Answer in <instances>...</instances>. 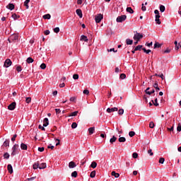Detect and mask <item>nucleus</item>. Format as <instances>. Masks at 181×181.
I'll return each mask as SVG.
<instances>
[{
	"mask_svg": "<svg viewBox=\"0 0 181 181\" xmlns=\"http://www.w3.org/2000/svg\"><path fill=\"white\" fill-rule=\"evenodd\" d=\"M142 37H144V35L136 32V33L134 34L133 39L134 40H137V42H139V40H141V39H142Z\"/></svg>",
	"mask_w": 181,
	"mask_h": 181,
	"instance_id": "obj_1",
	"label": "nucleus"
},
{
	"mask_svg": "<svg viewBox=\"0 0 181 181\" xmlns=\"http://www.w3.org/2000/svg\"><path fill=\"white\" fill-rule=\"evenodd\" d=\"M19 145L18 144H14L13 148H12V153H11V156H15V155H16V153H18V148Z\"/></svg>",
	"mask_w": 181,
	"mask_h": 181,
	"instance_id": "obj_2",
	"label": "nucleus"
},
{
	"mask_svg": "<svg viewBox=\"0 0 181 181\" xmlns=\"http://www.w3.org/2000/svg\"><path fill=\"white\" fill-rule=\"evenodd\" d=\"M127 19V16L126 15H122L120 16H118L116 19L117 22L119 23H121L124 22Z\"/></svg>",
	"mask_w": 181,
	"mask_h": 181,
	"instance_id": "obj_3",
	"label": "nucleus"
},
{
	"mask_svg": "<svg viewBox=\"0 0 181 181\" xmlns=\"http://www.w3.org/2000/svg\"><path fill=\"white\" fill-rule=\"evenodd\" d=\"M104 17L103 16V14H99L95 17V22L96 23H100L101 22V21H103V18Z\"/></svg>",
	"mask_w": 181,
	"mask_h": 181,
	"instance_id": "obj_4",
	"label": "nucleus"
},
{
	"mask_svg": "<svg viewBox=\"0 0 181 181\" xmlns=\"http://www.w3.org/2000/svg\"><path fill=\"white\" fill-rule=\"evenodd\" d=\"M10 66H12V61L11 59H7L4 62V67H10Z\"/></svg>",
	"mask_w": 181,
	"mask_h": 181,
	"instance_id": "obj_5",
	"label": "nucleus"
},
{
	"mask_svg": "<svg viewBox=\"0 0 181 181\" xmlns=\"http://www.w3.org/2000/svg\"><path fill=\"white\" fill-rule=\"evenodd\" d=\"M16 107V102H13L11 104H10L8 106V109L12 111L13 110H15Z\"/></svg>",
	"mask_w": 181,
	"mask_h": 181,
	"instance_id": "obj_6",
	"label": "nucleus"
},
{
	"mask_svg": "<svg viewBox=\"0 0 181 181\" xmlns=\"http://www.w3.org/2000/svg\"><path fill=\"white\" fill-rule=\"evenodd\" d=\"M115 111H118V107H112L107 109V112L108 113L115 112Z\"/></svg>",
	"mask_w": 181,
	"mask_h": 181,
	"instance_id": "obj_7",
	"label": "nucleus"
},
{
	"mask_svg": "<svg viewBox=\"0 0 181 181\" xmlns=\"http://www.w3.org/2000/svg\"><path fill=\"white\" fill-rule=\"evenodd\" d=\"M11 40H18L19 39V35L18 34H13L10 37Z\"/></svg>",
	"mask_w": 181,
	"mask_h": 181,
	"instance_id": "obj_8",
	"label": "nucleus"
},
{
	"mask_svg": "<svg viewBox=\"0 0 181 181\" xmlns=\"http://www.w3.org/2000/svg\"><path fill=\"white\" fill-rule=\"evenodd\" d=\"M76 166H77V165H76V163H74V161H71L69 163V168L70 169H74V168H76Z\"/></svg>",
	"mask_w": 181,
	"mask_h": 181,
	"instance_id": "obj_9",
	"label": "nucleus"
},
{
	"mask_svg": "<svg viewBox=\"0 0 181 181\" xmlns=\"http://www.w3.org/2000/svg\"><path fill=\"white\" fill-rule=\"evenodd\" d=\"M7 169H8V173H11V174L13 173V168H12V165L8 164L7 165Z\"/></svg>",
	"mask_w": 181,
	"mask_h": 181,
	"instance_id": "obj_10",
	"label": "nucleus"
},
{
	"mask_svg": "<svg viewBox=\"0 0 181 181\" xmlns=\"http://www.w3.org/2000/svg\"><path fill=\"white\" fill-rule=\"evenodd\" d=\"M76 12L78 16H79V18H83V12L81 11V9H76Z\"/></svg>",
	"mask_w": 181,
	"mask_h": 181,
	"instance_id": "obj_11",
	"label": "nucleus"
},
{
	"mask_svg": "<svg viewBox=\"0 0 181 181\" xmlns=\"http://www.w3.org/2000/svg\"><path fill=\"white\" fill-rule=\"evenodd\" d=\"M49 125V119L47 117H45L43 119V127H47Z\"/></svg>",
	"mask_w": 181,
	"mask_h": 181,
	"instance_id": "obj_12",
	"label": "nucleus"
},
{
	"mask_svg": "<svg viewBox=\"0 0 181 181\" xmlns=\"http://www.w3.org/2000/svg\"><path fill=\"white\" fill-rule=\"evenodd\" d=\"M88 131L89 132V135H93V134H94V132L95 131V127H90Z\"/></svg>",
	"mask_w": 181,
	"mask_h": 181,
	"instance_id": "obj_13",
	"label": "nucleus"
},
{
	"mask_svg": "<svg viewBox=\"0 0 181 181\" xmlns=\"http://www.w3.org/2000/svg\"><path fill=\"white\" fill-rule=\"evenodd\" d=\"M8 9H10V11H13V9H15V5H13V4H9L7 6Z\"/></svg>",
	"mask_w": 181,
	"mask_h": 181,
	"instance_id": "obj_14",
	"label": "nucleus"
},
{
	"mask_svg": "<svg viewBox=\"0 0 181 181\" xmlns=\"http://www.w3.org/2000/svg\"><path fill=\"white\" fill-rule=\"evenodd\" d=\"M153 87H154L156 88V91H159L160 90V88H159V86H158V81H156L154 83V84L153 85Z\"/></svg>",
	"mask_w": 181,
	"mask_h": 181,
	"instance_id": "obj_15",
	"label": "nucleus"
},
{
	"mask_svg": "<svg viewBox=\"0 0 181 181\" xmlns=\"http://www.w3.org/2000/svg\"><path fill=\"white\" fill-rule=\"evenodd\" d=\"M21 148L23 151H26L28 149V146L23 143L21 144Z\"/></svg>",
	"mask_w": 181,
	"mask_h": 181,
	"instance_id": "obj_16",
	"label": "nucleus"
},
{
	"mask_svg": "<svg viewBox=\"0 0 181 181\" xmlns=\"http://www.w3.org/2000/svg\"><path fill=\"white\" fill-rule=\"evenodd\" d=\"M39 169H46V163L39 164Z\"/></svg>",
	"mask_w": 181,
	"mask_h": 181,
	"instance_id": "obj_17",
	"label": "nucleus"
},
{
	"mask_svg": "<svg viewBox=\"0 0 181 181\" xmlns=\"http://www.w3.org/2000/svg\"><path fill=\"white\" fill-rule=\"evenodd\" d=\"M81 40H83V42H88V38H87V36L83 35L81 36Z\"/></svg>",
	"mask_w": 181,
	"mask_h": 181,
	"instance_id": "obj_18",
	"label": "nucleus"
},
{
	"mask_svg": "<svg viewBox=\"0 0 181 181\" xmlns=\"http://www.w3.org/2000/svg\"><path fill=\"white\" fill-rule=\"evenodd\" d=\"M29 2H30V0H25L24 2V6H25L26 9H29Z\"/></svg>",
	"mask_w": 181,
	"mask_h": 181,
	"instance_id": "obj_19",
	"label": "nucleus"
},
{
	"mask_svg": "<svg viewBox=\"0 0 181 181\" xmlns=\"http://www.w3.org/2000/svg\"><path fill=\"white\" fill-rule=\"evenodd\" d=\"M115 141H117V137L115 136H113L112 138L110 139V142L112 145V144H114Z\"/></svg>",
	"mask_w": 181,
	"mask_h": 181,
	"instance_id": "obj_20",
	"label": "nucleus"
},
{
	"mask_svg": "<svg viewBox=\"0 0 181 181\" xmlns=\"http://www.w3.org/2000/svg\"><path fill=\"white\" fill-rule=\"evenodd\" d=\"M159 18H160V16H156V22L158 25H160V20Z\"/></svg>",
	"mask_w": 181,
	"mask_h": 181,
	"instance_id": "obj_21",
	"label": "nucleus"
},
{
	"mask_svg": "<svg viewBox=\"0 0 181 181\" xmlns=\"http://www.w3.org/2000/svg\"><path fill=\"white\" fill-rule=\"evenodd\" d=\"M35 62L34 59H33L32 57H28L26 60V62L28 63V64H30V63H33Z\"/></svg>",
	"mask_w": 181,
	"mask_h": 181,
	"instance_id": "obj_22",
	"label": "nucleus"
},
{
	"mask_svg": "<svg viewBox=\"0 0 181 181\" xmlns=\"http://www.w3.org/2000/svg\"><path fill=\"white\" fill-rule=\"evenodd\" d=\"M90 168L95 169L97 168V163L95 161L92 162L90 164Z\"/></svg>",
	"mask_w": 181,
	"mask_h": 181,
	"instance_id": "obj_23",
	"label": "nucleus"
},
{
	"mask_svg": "<svg viewBox=\"0 0 181 181\" xmlns=\"http://www.w3.org/2000/svg\"><path fill=\"white\" fill-rule=\"evenodd\" d=\"M12 18H13L14 21H16V19H19L21 16L17 15L16 13H13L12 15Z\"/></svg>",
	"mask_w": 181,
	"mask_h": 181,
	"instance_id": "obj_24",
	"label": "nucleus"
},
{
	"mask_svg": "<svg viewBox=\"0 0 181 181\" xmlns=\"http://www.w3.org/2000/svg\"><path fill=\"white\" fill-rule=\"evenodd\" d=\"M33 169L36 170V169H39V161H37V163H34L33 165Z\"/></svg>",
	"mask_w": 181,
	"mask_h": 181,
	"instance_id": "obj_25",
	"label": "nucleus"
},
{
	"mask_svg": "<svg viewBox=\"0 0 181 181\" xmlns=\"http://www.w3.org/2000/svg\"><path fill=\"white\" fill-rule=\"evenodd\" d=\"M127 12L129 13H134V10L131 7H127L126 9Z\"/></svg>",
	"mask_w": 181,
	"mask_h": 181,
	"instance_id": "obj_26",
	"label": "nucleus"
},
{
	"mask_svg": "<svg viewBox=\"0 0 181 181\" xmlns=\"http://www.w3.org/2000/svg\"><path fill=\"white\" fill-rule=\"evenodd\" d=\"M126 43H127V45H132L134 43V40H132L131 39H127Z\"/></svg>",
	"mask_w": 181,
	"mask_h": 181,
	"instance_id": "obj_27",
	"label": "nucleus"
},
{
	"mask_svg": "<svg viewBox=\"0 0 181 181\" xmlns=\"http://www.w3.org/2000/svg\"><path fill=\"white\" fill-rule=\"evenodd\" d=\"M112 176H115V177H119V173H115V171H112Z\"/></svg>",
	"mask_w": 181,
	"mask_h": 181,
	"instance_id": "obj_28",
	"label": "nucleus"
},
{
	"mask_svg": "<svg viewBox=\"0 0 181 181\" xmlns=\"http://www.w3.org/2000/svg\"><path fill=\"white\" fill-rule=\"evenodd\" d=\"M162 45L159 44V42H156L154 44V49H158L159 47H161Z\"/></svg>",
	"mask_w": 181,
	"mask_h": 181,
	"instance_id": "obj_29",
	"label": "nucleus"
},
{
	"mask_svg": "<svg viewBox=\"0 0 181 181\" xmlns=\"http://www.w3.org/2000/svg\"><path fill=\"white\" fill-rule=\"evenodd\" d=\"M125 141H127V139H125V137H121V136H119V142H125Z\"/></svg>",
	"mask_w": 181,
	"mask_h": 181,
	"instance_id": "obj_30",
	"label": "nucleus"
},
{
	"mask_svg": "<svg viewBox=\"0 0 181 181\" xmlns=\"http://www.w3.org/2000/svg\"><path fill=\"white\" fill-rule=\"evenodd\" d=\"M50 18H52L50 14H45L43 16V19H50Z\"/></svg>",
	"mask_w": 181,
	"mask_h": 181,
	"instance_id": "obj_31",
	"label": "nucleus"
},
{
	"mask_svg": "<svg viewBox=\"0 0 181 181\" xmlns=\"http://www.w3.org/2000/svg\"><path fill=\"white\" fill-rule=\"evenodd\" d=\"M142 50L144 52V53H146V54H149V53L152 52L151 49H146L145 48H143Z\"/></svg>",
	"mask_w": 181,
	"mask_h": 181,
	"instance_id": "obj_32",
	"label": "nucleus"
},
{
	"mask_svg": "<svg viewBox=\"0 0 181 181\" xmlns=\"http://www.w3.org/2000/svg\"><path fill=\"white\" fill-rule=\"evenodd\" d=\"M152 103H153V104H154V105H155L156 107H158V105H159V103H158V98H156V99L154 100V102H153V100H152Z\"/></svg>",
	"mask_w": 181,
	"mask_h": 181,
	"instance_id": "obj_33",
	"label": "nucleus"
},
{
	"mask_svg": "<svg viewBox=\"0 0 181 181\" xmlns=\"http://www.w3.org/2000/svg\"><path fill=\"white\" fill-rule=\"evenodd\" d=\"M32 101V98L28 97L25 98V102L27 104H30V103Z\"/></svg>",
	"mask_w": 181,
	"mask_h": 181,
	"instance_id": "obj_34",
	"label": "nucleus"
},
{
	"mask_svg": "<svg viewBox=\"0 0 181 181\" xmlns=\"http://www.w3.org/2000/svg\"><path fill=\"white\" fill-rule=\"evenodd\" d=\"M165 6L160 5V12H165Z\"/></svg>",
	"mask_w": 181,
	"mask_h": 181,
	"instance_id": "obj_35",
	"label": "nucleus"
},
{
	"mask_svg": "<svg viewBox=\"0 0 181 181\" xmlns=\"http://www.w3.org/2000/svg\"><path fill=\"white\" fill-rule=\"evenodd\" d=\"M90 177H95V170H93L90 173Z\"/></svg>",
	"mask_w": 181,
	"mask_h": 181,
	"instance_id": "obj_36",
	"label": "nucleus"
},
{
	"mask_svg": "<svg viewBox=\"0 0 181 181\" xmlns=\"http://www.w3.org/2000/svg\"><path fill=\"white\" fill-rule=\"evenodd\" d=\"M76 100H77V98L76 97H71L70 98L69 100L71 101V103H76Z\"/></svg>",
	"mask_w": 181,
	"mask_h": 181,
	"instance_id": "obj_37",
	"label": "nucleus"
},
{
	"mask_svg": "<svg viewBox=\"0 0 181 181\" xmlns=\"http://www.w3.org/2000/svg\"><path fill=\"white\" fill-rule=\"evenodd\" d=\"M129 136L132 138V136H135V132H129Z\"/></svg>",
	"mask_w": 181,
	"mask_h": 181,
	"instance_id": "obj_38",
	"label": "nucleus"
},
{
	"mask_svg": "<svg viewBox=\"0 0 181 181\" xmlns=\"http://www.w3.org/2000/svg\"><path fill=\"white\" fill-rule=\"evenodd\" d=\"M9 156H10V155L8 153H5L4 154V159H9Z\"/></svg>",
	"mask_w": 181,
	"mask_h": 181,
	"instance_id": "obj_39",
	"label": "nucleus"
},
{
	"mask_svg": "<svg viewBox=\"0 0 181 181\" xmlns=\"http://www.w3.org/2000/svg\"><path fill=\"white\" fill-rule=\"evenodd\" d=\"M149 128H155V123H153V122H151L149 124Z\"/></svg>",
	"mask_w": 181,
	"mask_h": 181,
	"instance_id": "obj_40",
	"label": "nucleus"
},
{
	"mask_svg": "<svg viewBox=\"0 0 181 181\" xmlns=\"http://www.w3.org/2000/svg\"><path fill=\"white\" fill-rule=\"evenodd\" d=\"M141 49H142V45H138L135 47L134 51L141 50Z\"/></svg>",
	"mask_w": 181,
	"mask_h": 181,
	"instance_id": "obj_41",
	"label": "nucleus"
},
{
	"mask_svg": "<svg viewBox=\"0 0 181 181\" xmlns=\"http://www.w3.org/2000/svg\"><path fill=\"white\" fill-rule=\"evenodd\" d=\"M71 177H77V171H74V172L71 173Z\"/></svg>",
	"mask_w": 181,
	"mask_h": 181,
	"instance_id": "obj_42",
	"label": "nucleus"
},
{
	"mask_svg": "<svg viewBox=\"0 0 181 181\" xmlns=\"http://www.w3.org/2000/svg\"><path fill=\"white\" fill-rule=\"evenodd\" d=\"M71 128H72V129L77 128V123H76V122L72 123Z\"/></svg>",
	"mask_w": 181,
	"mask_h": 181,
	"instance_id": "obj_43",
	"label": "nucleus"
},
{
	"mask_svg": "<svg viewBox=\"0 0 181 181\" xmlns=\"http://www.w3.org/2000/svg\"><path fill=\"white\" fill-rule=\"evenodd\" d=\"M141 11H143V12H145V11H146V6H145V4H141Z\"/></svg>",
	"mask_w": 181,
	"mask_h": 181,
	"instance_id": "obj_44",
	"label": "nucleus"
},
{
	"mask_svg": "<svg viewBox=\"0 0 181 181\" xmlns=\"http://www.w3.org/2000/svg\"><path fill=\"white\" fill-rule=\"evenodd\" d=\"M17 136H18V134H14V135L13 136V137L11 138L12 142H15V141H16Z\"/></svg>",
	"mask_w": 181,
	"mask_h": 181,
	"instance_id": "obj_45",
	"label": "nucleus"
},
{
	"mask_svg": "<svg viewBox=\"0 0 181 181\" xmlns=\"http://www.w3.org/2000/svg\"><path fill=\"white\" fill-rule=\"evenodd\" d=\"M132 158H134V159H137V158H138V153H133Z\"/></svg>",
	"mask_w": 181,
	"mask_h": 181,
	"instance_id": "obj_46",
	"label": "nucleus"
},
{
	"mask_svg": "<svg viewBox=\"0 0 181 181\" xmlns=\"http://www.w3.org/2000/svg\"><path fill=\"white\" fill-rule=\"evenodd\" d=\"M40 69H42V70H45V69H46V64L42 63V64L40 65Z\"/></svg>",
	"mask_w": 181,
	"mask_h": 181,
	"instance_id": "obj_47",
	"label": "nucleus"
},
{
	"mask_svg": "<svg viewBox=\"0 0 181 181\" xmlns=\"http://www.w3.org/2000/svg\"><path fill=\"white\" fill-rule=\"evenodd\" d=\"M127 77V75H125V74H120L119 78H121L122 80H124V78H125Z\"/></svg>",
	"mask_w": 181,
	"mask_h": 181,
	"instance_id": "obj_48",
	"label": "nucleus"
},
{
	"mask_svg": "<svg viewBox=\"0 0 181 181\" xmlns=\"http://www.w3.org/2000/svg\"><path fill=\"white\" fill-rule=\"evenodd\" d=\"M74 80H78V74H75L73 75Z\"/></svg>",
	"mask_w": 181,
	"mask_h": 181,
	"instance_id": "obj_49",
	"label": "nucleus"
},
{
	"mask_svg": "<svg viewBox=\"0 0 181 181\" xmlns=\"http://www.w3.org/2000/svg\"><path fill=\"white\" fill-rule=\"evenodd\" d=\"M54 32L55 33H59L60 32V28H59V27H57L54 29Z\"/></svg>",
	"mask_w": 181,
	"mask_h": 181,
	"instance_id": "obj_50",
	"label": "nucleus"
},
{
	"mask_svg": "<svg viewBox=\"0 0 181 181\" xmlns=\"http://www.w3.org/2000/svg\"><path fill=\"white\" fill-rule=\"evenodd\" d=\"M153 93H155V90H153V89L151 91L146 90V94H148V95L153 94Z\"/></svg>",
	"mask_w": 181,
	"mask_h": 181,
	"instance_id": "obj_51",
	"label": "nucleus"
},
{
	"mask_svg": "<svg viewBox=\"0 0 181 181\" xmlns=\"http://www.w3.org/2000/svg\"><path fill=\"white\" fill-rule=\"evenodd\" d=\"M39 129H42V131H46V129L45 128V126H42L41 124H40L38 126Z\"/></svg>",
	"mask_w": 181,
	"mask_h": 181,
	"instance_id": "obj_52",
	"label": "nucleus"
},
{
	"mask_svg": "<svg viewBox=\"0 0 181 181\" xmlns=\"http://www.w3.org/2000/svg\"><path fill=\"white\" fill-rule=\"evenodd\" d=\"M4 145L5 146H9V140H6L4 142Z\"/></svg>",
	"mask_w": 181,
	"mask_h": 181,
	"instance_id": "obj_53",
	"label": "nucleus"
},
{
	"mask_svg": "<svg viewBox=\"0 0 181 181\" xmlns=\"http://www.w3.org/2000/svg\"><path fill=\"white\" fill-rule=\"evenodd\" d=\"M159 163H162V164H163L164 163V162H165V158H160V159H159Z\"/></svg>",
	"mask_w": 181,
	"mask_h": 181,
	"instance_id": "obj_54",
	"label": "nucleus"
},
{
	"mask_svg": "<svg viewBox=\"0 0 181 181\" xmlns=\"http://www.w3.org/2000/svg\"><path fill=\"white\" fill-rule=\"evenodd\" d=\"M83 94L88 95L90 94V91L86 89L83 90Z\"/></svg>",
	"mask_w": 181,
	"mask_h": 181,
	"instance_id": "obj_55",
	"label": "nucleus"
},
{
	"mask_svg": "<svg viewBox=\"0 0 181 181\" xmlns=\"http://www.w3.org/2000/svg\"><path fill=\"white\" fill-rule=\"evenodd\" d=\"M154 13H155L156 16H160V15L159 14L158 10H155Z\"/></svg>",
	"mask_w": 181,
	"mask_h": 181,
	"instance_id": "obj_56",
	"label": "nucleus"
},
{
	"mask_svg": "<svg viewBox=\"0 0 181 181\" xmlns=\"http://www.w3.org/2000/svg\"><path fill=\"white\" fill-rule=\"evenodd\" d=\"M174 44L175 45V50H179V46L177 45V41H175Z\"/></svg>",
	"mask_w": 181,
	"mask_h": 181,
	"instance_id": "obj_57",
	"label": "nucleus"
},
{
	"mask_svg": "<svg viewBox=\"0 0 181 181\" xmlns=\"http://www.w3.org/2000/svg\"><path fill=\"white\" fill-rule=\"evenodd\" d=\"M16 70L19 73L20 71H22V67L21 66H18L16 67Z\"/></svg>",
	"mask_w": 181,
	"mask_h": 181,
	"instance_id": "obj_58",
	"label": "nucleus"
},
{
	"mask_svg": "<svg viewBox=\"0 0 181 181\" xmlns=\"http://www.w3.org/2000/svg\"><path fill=\"white\" fill-rule=\"evenodd\" d=\"M38 151L39 152H43L45 151V147H39Z\"/></svg>",
	"mask_w": 181,
	"mask_h": 181,
	"instance_id": "obj_59",
	"label": "nucleus"
},
{
	"mask_svg": "<svg viewBox=\"0 0 181 181\" xmlns=\"http://www.w3.org/2000/svg\"><path fill=\"white\" fill-rule=\"evenodd\" d=\"M107 52H114L115 53H117V50H115V49H114V48H111V49H107Z\"/></svg>",
	"mask_w": 181,
	"mask_h": 181,
	"instance_id": "obj_60",
	"label": "nucleus"
},
{
	"mask_svg": "<svg viewBox=\"0 0 181 181\" xmlns=\"http://www.w3.org/2000/svg\"><path fill=\"white\" fill-rule=\"evenodd\" d=\"M148 153H149L150 156H153V153L152 152V149H149L148 151Z\"/></svg>",
	"mask_w": 181,
	"mask_h": 181,
	"instance_id": "obj_61",
	"label": "nucleus"
},
{
	"mask_svg": "<svg viewBox=\"0 0 181 181\" xmlns=\"http://www.w3.org/2000/svg\"><path fill=\"white\" fill-rule=\"evenodd\" d=\"M177 131H178V132H180V131H181V125H180V124H178V126L177 127Z\"/></svg>",
	"mask_w": 181,
	"mask_h": 181,
	"instance_id": "obj_62",
	"label": "nucleus"
},
{
	"mask_svg": "<svg viewBox=\"0 0 181 181\" xmlns=\"http://www.w3.org/2000/svg\"><path fill=\"white\" fill-rule=\"evenodd\" d=\"M164 53H170V48H167L165 51Z\"/></svg>",
	"mask_w": 181,
	"mask_h": 181,
	"instance_id": "obj_63",
	"label": "nucleus"
},
{
	"mask_svg": "<svg viewBox=\"0 0 181 181\" xmlns=\"http://www.w3.org/2000/svg\"><path fill=\"white\" fill-rule=\"evenodd\" d=\"M118 114H124V109H119L118 111Z\"/></svg>",
	"mask_w": 181,
	"mask_h": 181,
	"instance_id": "obj_64",
	"label": "nucleus"
}]
</instances>
